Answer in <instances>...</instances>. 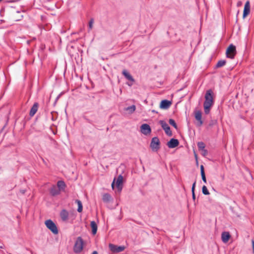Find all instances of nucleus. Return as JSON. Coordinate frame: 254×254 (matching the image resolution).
Returning a JSON list of instances; mask_svg holds the SVG:
<instances>
[{
    "label": "nucleus",
    "mask_w": 254,
    "mask_h": 254,
    "mask_svg": "<svg viewBox=\"0 0 254 254\" xmlns=\"http://www.w3.org/2000/svg\"><path fill=\"white\" fill-rule=\"evenodd\" d=\"M213 92L211 90L206 91L205 95V101L203 103L204 110L206 114L210 112L211 106L213 104Z\"/></svg>",
    "instance_id": "nucleus-1"
},
{
    "label": "nucleus",
    "mask_w": 254,
    "mask_h": 254,
    "mask_svg": "<svg viewBox=\"0 0 254 254\" xmlns=\"http://www.w3.org/2000/svg\"><path fill=\"white\" fill-rule=\"evenodd\" d=\"M83 240L81 237H79L77 238L74 245L73 246V251L75 253L79 254L83 250Z\"/></svg>",
    "instance_id": "nucleus-2"
},
{
    "label": "nucleus",
    "mask_w": 254,
    "mask_h": 254,
    "mask_svg": "<svg viewBox=\"0 0 254 254\" xmlns=\"http://www.w3.org/2000/svg\"><path fill=\"white\" fill-rule=\"evenodd\" d=\"M46 227L55 235L59 233L58 229L56 224L51 219L47 220L45 222Z\"/></svg>",
    "instance_id": "nucleus-3"
},
{
    "label": "nucleus",
    "mask_w": 254,
    "mask_h": 254,
    "mask_svg": "<svg viewBox=\"0 0 254 254\" xmlns=\"http://www.w3.org/2000/svg\"><path fill=\"white\" fill-rule=\"evenodd\" d=\"M116 181V186L119 192H121L123 189V177L122 175H120L118 176L117 179L115 178L114 179V181L112 184V188L113 189H114L115 187V182Z\"/></svg>",
    "instance_id": "nucleus-4"
},
{
    "label": "nucleus",
    "mask_w": 254,
    "mask_h": 254,
    "mask_svg": "<svg viewBox=\"0 0 254 254\" xmlns=\"http://www.w3.org/2000/svg\"><path fill=\"white\" fill-rule=\"evenodd\" d=\"M226 54L227 58L231 59H234L236 54V47L233 44H231L227 48Z\"/></svg>",
    "instance_id": "nucleus-5"
},
{
    "label": "nucleus",
    "mask_w": 254,
    "mask_h": 254,
    "mask_svg": "<svg viewBox=\"0 0 254 254\" xmlns=\"http://www.w3.org/2000/svg\"><path fill=\"white\" fill-rule=\"evenodd\" d=\"M160 144L159 138L157 137H154L151 139L150 147L153 151H157L160 148Z\"/></svg>",
    "instance_id": "nucleus-6"
},
{
    "label": "nucleus",
    "mask_w": 254,
    "mask_h": 254,
    "mask_svg": "<svg viewBox=\"0 0 254 254\" xmlns=\"http://www.w3.org/2000/svg\"><path fill=\"white\" fill-rule=\"evenodd\" d=\"M159 124L161 126L162 128L164 130L165 133L168 136H171L172 135V132L170 129V127L165 121L160 120L159 121Z\"/></svg>",
    "instance_id": "nucleus-7"
},
{
    "label": "nucleus",
    "mask_w": 254,
    "mask_h": 254,
    "mask_svg": "<svg viewBox=\"0 0 254 254\" xmlns=\"http://www.w3.org/2000/svg\"><path fill=\"white\" fill-rule=\"evenodd\" d=\"M109 248L112 252L116 253L123 252L125 250L124 246H118L112 244L109 245Z\"/></svg>",
    "instance_id": "nucleus-8"
},
{
    "label": "nucleus",
    "mask_w": 254,
    "mask_h": 254,
    "mask_svg": "<svg viewBox=\"0 0 254 254\" xmlns=\"http://www.w3.org/2000/svg\"><path fill=\"white\" fill-rule=\"evenodd\" d=\"M122 74L124 75L126 79L131 82V83H127V84L128 86H131L133 84V83L134 82V79L132 76L126 69L123 70Z\"/></svg>",
    "instance_id": "nucleus-9"
},
{
    "label": "nucleus",
    "mask_w": 254,
    "mask_h": 254,
    "mask_svg": "<svg viewBox=\"0 0 254 254\" xmlns=\"http://www.w3.org/2000/svg\"><path fill=\"white\" fill-rule=\"evenodd\" d=\"M122 74L124 75L126 79L131 82V83H127V84L128 86H131L133 84V83L134 82V79L132 76L126 69L123 70Z\"/></svg>",
    "instance_id": "nucleus-10"
},
{
    "label": "nucleus",
    "mask_w": 254,
    "mask_h": 254,
    "mask_svg": "<svg viewBox=\"0 0 254 254\" xmlns=\"http://www.w3.org/2000/svg\"><path fill=\"white\" fill-rule=\"evenodd\" d=\"M140 129L141 132L145 135L149 134L151 132V129L150 126L146 124L142 125L140 127Z\"/></svg>",
    "instance_id": "nucleus-11"
},
{
    "label": "nucleus",
    "mask_w": 254,
    "mask_h": 254,
    "mask_svg": "<svg viewBox=\"0 0 254 254\" xmlns=\"http://www.w3.org/2000/svg\"><path fill=\"white\" fill-rule=\"evenodd\" d=\"M179 144V142L178 139L172 138L169 141L167 142V146L170 148H173L178 146Z\"/></svg>",
    "instance_id": "nucleus-12"
},
{
    "label": "nucleus",
    "mask_w": 254,
    "mask_h": 254,
    "mask_svg": "<svg viewBox=\"0 0 254 254\" xmlns=\"http://www.w3.org/2000/svg\"><path fill=\"white\" fill-rule=\"evenodd\" d=\"M171 105V102L167 100H163L161 102L160 108L163 109H167Z\"/></svg>",
    "instance_id": "nucleus-13"
},
{
    "label": "nucleus",
    "mask_w": 254,
    "mask_h": 254,
    "mask_svg": "<svg viewBox=\"0 0 254 254\" xmlns=\"http://www.w3.org/2000/svg\"><path fill=\"white\" fill-rule=\"evenodd\" d=\"M250 12V3L249 1H247L244 6V9L243 12V17L245 18L247 16Z\"/></svg>",
    "instance_id": "nucleus-14"
},
{
    "label": "nucleus",
    "mask_w": 254,
    "mask_h": 254,
    "mask_svg": "<svg viewBox=\"0 0 254 254\" xmlns=\"http://www.w3.org/2000/svg\"><path fill=\"white\" fill-rule=\"evenodd\" d=\"M231 237V235L228 232H223L221 234V239L223 243L228 242Z\"/></svg>",
    "instance_id": "nucleus-15"
},
{
    "label": "nucleus",
    "mask_w": 254,
    "mask_h": 254,
    "mask_svg": "<svg viewBox=\"0 0 254 254\" xmlns=\"http://www.w3.org/2000/svg\"><path fill=\"white\" fill-rule=\"evenodd\" d=\"M39 107V104L37 102L35 103L30 109L29 115L33 117L37 112Z\"/></svg>",
    "instance_id": "nucleus-16"
},
{
    "label": "nucleus",
    "mask_w": 254,
    "mask_h": 254,
    "mask_svg": "<svg viewBox=\"0 0 254 254\" xmlns=\"http://www.w3.org/2000/svg\"><path fill=\"white\" fill-rule=\"evenodd\" d=\"M194 116L195 119L199 122V126H200L202 125L203 122L202 121V113L200 111H197L195 112Z\"/></svg>",
    "instance_id": "nucleus-17"
},
{
    "label": "nucleus",
    "mask_w": 254,
    "mask_h": 254,
    "mask_svg": "<svg viewBox=\"0 0 254 254\" xmlns=\"http://www.w3.org/2000/svg\"><path fill=\"white\" fill-rule=\"evenodd\" d=\"M50 193L53 196L57 195L60 193V190L56 186H53L50 190Z\"/></svg>",
    "instance_id": "nucleus-18"
},
{
    "label": "nucleus",
    "mask_w": 254,
    "mask_h": 254,
    "mask_svg": "<svg viewBox=\"0 0 254 254\" xmlns=\"http://www.w3.org/2000/svg\"><path fill=\"white\" fill-rule=\"evenodd\" d=\"M60 216L63 221H65L68 219V212L66 210L64 209L61 212Z\"/></svg>",
    "instance_id": "nucleus-19"
},
{
    "label": "nucleus",
    "mask_w": 254,
    "mask_h": 254,
    "mask_svg": "<svg viewBox=\"0 0 254 254\" xmlns=\"http://www.w3.org/2000/svg\"><path fill=\"white\" fill-rule=\"evenodd\" d=\"M91 227L92 228V233L93 235H95L97 233V225L96 222L94 221L91 222Z\"/></svg>",
    "instance_id": "nucleus-20"
},
{
    "label": "nucleus",
    "mask_w": 254,
    "mask_h": 254,
    "mask_svg": "<svg viewBox=\"0 0 254 254\" xmlns=\"http://www.w3.org/2000/svg\"><path fill=\"white\" fill-rule=\"evenodd\" d=\"M200 173L202 178V180L204 183H206V179L205 175L204 167L203 165L200 166Z\"/></svg>",
    "instance_id": "nucleus-21"
},
{
    "label": "nucleus",
    "mask_w": 254,
    "mask_h": 254,
    "mask_svg": "<svg viewBox=\"0 0 254 254\" xmlns=\"http://www.w3.org/2000/svg\"><path fill=\"white\" fill-rule=\"evenodd\" d=\"M57 188L60 189V190H64L65 187V183L63 181H59L57 182Z\"/></svg>",
    "instance_id": "nucleus-22"
},
{
    "label": "nucleus",
    "mask_w": 254,
    "mask_h": 254,
    "mask_svg": "<svg viewBox=\"0 0 254 254\" xmlns=\"http://www.w3.org/2000/svg\"><path fill=\"white\" fill-rule=\"evenodd\" d=\"M75 203H76L78 205L77 211L79 212H82V209H83V207H82V204L81 201L78 199H76Z\"/></svg>",
    "instance_id": "nucleus-23"
},
{
    "label": "nucleus",
    "mask_w": 254,
    "mask_h": 254,
    "mask_svg": "<svg viewBox=\"0 0 254 254\" xmlns=\"http://www.w3.org/2000/svg\"><path fill=\"white\" fill-rule=\"evenodd\" d=\"M111 198V196L110 194H109V193H105L103 195L102 199H103V200L104 202H108L110 200Z\"/></svg>",
    "instance_id": "nucleus-24"
},
{
    "label": "nucleus",
    "mask_w": 254,
    "mask_h": 254,
    "mask_svg": "<svg viewBox=\"0 0 254 254\" xmlns=\"http://www.w3.org/2000/svg\"><path fill=\"white\" fill-rule=\"evenodd\" d=\"M136 109V107L135 105H132L129 107H128L125 109L126 111H128L129 113H133Z\"/></svg>",
    "instance_id": "nucleus-25"
},
{
    "label": "nucleus",
    "mask_w": 254,
    "mask_h": 254,
    "mask_svg": "<svg viewBox=\"0 0 254 254\" xmlns=\"http://www.w3.org/2000/svg\"><path fill=\"white\" fill-rule=\"evenodd\" d=\"M226 63V61L220 60L217 62V63L216 65V67L217 68L222 67L223 66L225 65Z\"/></svg>",
    "instance_id": "nucleus-26"
},
{
    "label": "nucleus",
    "mask_w": 254,
    "mask_h": 254,
    "mask_svg": "<svg viewBox=\"0 0 254 254\" xmlns=\"http://www.w3.org/2000/svg\"><path fill=\"white\" fill-rule=\"evenodd\" d=\"M197 146L199 150H202L205 149V144L203 142H198L197 143Z\"/></svg>",
    "instance_id": "nucleus-27"
},
{
    "label": "nucleus",
    "mask_w": 254,
    "mask_h": 254,
    "mask_svg": "<svg viewBox=\"0 0 254 254\" xmlns=\"http://www.w3.org/2000/svg\"><path fill=\"white\" fill-rule=\"evenodd\" d=\"M202 193L204 194V195H208L209 194V191L207 189V187L205 186H203L202 187Z\"/></svg>",
    "instance_id": "nucleus-28"
},
{
    "label": "nucleus",
    "mask_w": 254,
    "mask_h": 254,
    "mask_svg": "<svg viewBox=\"0 0 254 254\" xmlns=\"http://www.w3.org/2000/svg\"><path fill=\"white\" fill-rule=\"evenodd\" d=\"M169 123L171 126L174 127L175 128H177V124L173 119H170L169 121Z\"/></svg>",
    "instance_id": "nucleus-29"
},
{
    "label": "nucleus",
    "mask_w": 254,
    "mask_h": 254,
    "mask_svg": "<svg viewBox=\"0 0 254 254\" xmlns=\"http://www.w3.org/2000/svg\"><path fill=\"white\" fill-rule=\"evenodd\" d=\"M94 23V19L93 18H91L89 22V31L91 30L93 28V24Z\"/></svg>",
    "instance_id": "nucleus-30"
},
{
    "label": "nucleus",
    "mask_w": 254,
    "mask_h": 254,
    "mask_svg": "<svg viewBox=\"0 0 254 254\" xmlns=\"http://www.w3.org/2000/svg\"><path fill=\"white\" fill-rule=\"evenodd\" d=\"M201 154L203 156H206L207 154H208V151L206 149H203V150H201Z\"/></svg>",
    "instance_id": "nucleus-31"
},
{
    "label": "nucleus",
    "mask_w": 254,
    "mask_h": 254,
    "mask_svg": "<svg viewBox=\"0 0 254 254\" xmlns=\"http://www.w3.org/2000/svg\"><path fill=\"white\" fill-rule=\"evenodd\" d=\"M195 184H196V182L195 181L193 183V184H192V188H191L192 193H194V189H195Z\"/></svg>",
    "instance_id": "nucleus-32"
},
{
    "label": "nucleus",
    "mask_w": 254,
    "mask_h": 254,
    "mask_svg": "<svg viewBox=\"0 0 254 254\" xmlns=\"http://www.w3.org/2000/svg\"><path fill=\"white\" fill-rule=\"evenodd\" d=\"M252 248H253V253L254 254V240H253L252 241Z\"/></svg>",
    "instance_id": "nucleus-33"
},
{
    "label": "nucleus",
    "mask_w": 254,
    "mask_h": 254,
    "mask_svg": "<svg viewBox=\"0 0 254 254\" xmlns=\"http://www.w3.org/2000/svg\"><path fill=\"white\" fill-rule=\"evenodd\" d=\"M20 192L22 193V194H24L25 192V190H20Z\"/></svg>",
    "instance_id": "nucleus-34"
},
{
    "label": "nucleus",
    "mask_w": 254,
    "mask_h": 254,
    "mask_svg": "<svg viewBox=\"0 0 254 254\" xmlns=\"http://www.w3.org/2000/svg\"><path fill=\"white\" fill-rule=\"evenodd\" d=\"M192 199L194 200L195 199V196L194 193H192Z\"/></svg>",
    "instance_id": "nucleus-35"
},
{
    "label": "nucleus",
    "mask_w": 254,
    "mask_h": 254,
    "mask_svg": "<svg viewBox=\"0 0 254 254\" xmlns=\"http://www.w3.org/2000/svg\"><path fill=\"white\" fill-rule=\"evenodd\" d=\"M92 254H98V253H97V251H94V252L92 253Z\"/></svg>",
    "instance_id": "nucleus-36"
},
{
    "label": "nucleus",
    "mask_w": 254,
    "mask_h": 254,
    "mask_svg": "<svg viewBox=\"0 0 254 254\" xmlns=\"http://www.w3.org/2000/svg\"><path fill=\"white\" fill-rule=\"evenodd\" d=\"M2 0H0V1H2Z\"/></svg>",
    "instance_id": "nucleus-37"
}]
</instances>
